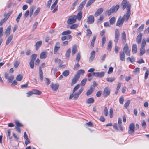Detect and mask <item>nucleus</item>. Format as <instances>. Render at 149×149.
Here are the masks:
<instances>
[{"label":"nucleus","mask_w":149,"mask_h":149,"mask_svg":"<svg viewBox=\"0 0 149 149\" xmlns=\"http://www.w3.org/2000/svg\"><path fill=\"white\" fill-rule=\"evenodd\" d=\"M33 94L36 95H40L42 93V92L36 89L33 90Z\"/></svg>","instance_id":"72a5a7b5"},{"label":"nucleus","mask_w":149,"mask_h":149,"mask_svg":"<svg viewBox=\"0 0 149 149\" xmlns=\"http://www.w3.org/2000/svg\"><path fill=\"white\" fill-rule=\"evenodd\" d=\"M37 56V55L35 54H33L31 56V60H33V61H34V60L36 59Z\"/></svg>","instance_id":"13d9d810"},{"label":"nucleus","mask_w":149,"mask_h":149,"mask_svg":"<svg viewBox=\"0 0 149 149\" xmlns=\"http://www.w3.org/2000/svg\"><path fill=\"white\" fill-rule=\"evenodd\" d=\"M47 57L46 52H42L40 54V58L41 59H45Z\"/></svg>","instance_id":"c85d7f7f"},{"label":"nucleus","mask_w":149,"mask_h":149,"mask_svg":"<svg viewBox=\"0 0 149 149\" xmlns=\"http://www.w3.org/2000/svg\"><path fill=\"white\" fill-rule=\"evenodd\" d=\"M79 78V77L76 74L72 80L71 85L72 86L76 84L78 81Z\"/></svg>","instance_id":"ddd939ff"},{"label":"nucleus","mask_w":149,"mask_h":149,"mask_svg":"<svg viewBox=\"0 0 149 149\" xmlns=\"http://www.w3.org/2000/svg\"><path fill=\"white\" fill-rule=\"evenodd\" d=\"M95 51H93L91 53V56L89 58V61L90 62L93 61L95 56Z\"/></svg>","instance_id":"a211bd4d"},{"label":"nucleus","mask_w":149,"mask_h":149,"mask_svg":"<svg viewBox=\"0 0 149 149\" xmlns=\"http://www.w3.org/2000/svg\"><path fill=\"white\" fill-rule=\"evenodd\" d=\"M58 0H56L54 2V3L52 4L51 7V10H52L55 7L58 2Z\"/></svg>","instance_id":"864d4df0"},{"label":"nucleus","mask_w":149,"mask_h":149,"mask_svg":"<svg viewBox=\"0 0 149 149\" xmlns=\"http://www.w3.org/2000/svg\"><path fill=\"white\" fill-rule=\"evenodd\" d=\"M110 89L108 87H106L104 89L103 95L104 98L107 97L110 95Z\"/></svg>","instance_id":"0eeeda50"},{"label":"nucleus","mask_w":149,"mask_h":149,"mask_svg":"<svg viewBox=\"0 0 149 149\" xmlns=\"http://www.w3.org/2000/svg\"><path fill=\"white\" fill-rule=\"evenodd\" d=\"M113 110L112 108L110 109L109 110V116L111 118L113 117Z\"/></svg>","instance_id":"de8ad7c7"},{"label":"nucleus","mask_w":149,"mask_h":149,"mask_svg":"<svg viewBox=\"0 0 149 149\" xmlns=\"http://www.w3.org/2000/svg\"><path fill=\"white\" fill-rule=\"evenodd\" d=\"M72 36L70 35H68L67 36H64L61 37V39L62 41H64L66 39H70L72 38Z\"/></svg>","instance_id":"bb28decb"},{"label":"nucleus","mask_w":149,"mask_h":149,"mask_svg":"<svg viewBox=\"0 0 149 149\" xmlns=\"http://www.w3.org/2000/svg\"><path fill=\"white\" fill-rule=\"evenodd\" d=\"M84 73L85 71L84 70L82 69H80L78 71L76 74L80 77V74H84Z\"/></svg>","instance_id":"7c9ffc66"},{"label":"nucleus","mask_w":149,"mask_h":149,"mask_svg":"<svg viewBox=\"0 0 149 149\" xmlns=\"http://www.w3.org/2000/svg\"><path fill=\"white\" fill-rule=\"evenodd\" d=\"M127 61H130L131 63H133L135 61V59L133 57L131 56V57L127 58Z\"/></svg>","instance_id":"f704fd0d"},{"label":"nucleus","mask_w":149,"mask_h":149,"mask_svg":"<svg viewBox=\"0 0 149 149\" xmlns=\"http://www.w3.org/2000/svg\"><path fill=\"white\" fill-rule=\"evenodd\" d=\"M15 123L16 125V126L20 127H22L23 126L21 124L18 120H15Z\"/></svg>","instance_id":"4d7b16f0"},{"label":"nucleus","mask_w":149,"mask_h":149,"mask_svg":"<svg viewBox=\"0 0 149 149\" xmlns=\"http://www.w3.org/2000/svg\"><path fill=\"white\" fill-rule=\"evenodd\" d=\"M23 78V76L21 74H18L16 77V79L18 81H20Z\"/></svg>","instance_id":"a19ab883"},{"label":"nucleus","mask_w":149,"mask_h":149,"mask_svg":"<svg viewBox=\"0 0 149 149\" xmlns=\"http://www.w3.org/2000/svg\"><path fill=\"white\" fill-rule=\"evenodd\" d=\"M129 130L128 131L129 134H131L132 133H133L134 132V124L133 123H131L129 126Z\"/></svg>","instance_id":"9d476101"},{"label":"nucleus","mask_w":149,"mask_h":149,"mask_svg":"<svg viewBox=\"0 0 149 149\" xmlns=\"http://www.w3.org/2000/svg\"><path fill=\"white\" fill-rule=\"evenodd\" d=\"M106 80L108 82H112L115 80V79L114 77H108L107 78Z\"/></svg>","instance_id":"58836bf2"},{"label":"nucleus","mask_w":149,"mask_h":149,"mask_svg":"<svg viewBox=\"0 0 149 149\" xmlns=\"http://www.w3.org/2000/svg\"><path fill=\"white\" fill-rule=\"evenodd\" d=\"M87 0H84L79 5L78 8V10L79 11H82L86 3Z\"/></svg>","instance_id":"dca6fc26"},{"label":"nucleus","mask_w":149,"mask_h":149,"mask_svg":"<svg viewBox=\"0 0 149 149\" xmlns=\"http://www.w3.org/2000/svg\"><path fill=\"white\" fill-rule=\"evenodd\" d=\"M130 15L131 11H127L126 13L124 15L122 18L124 21L127 22L130 17Z\"/></svg>","instance_id":"6e6552de"},{"label":"nucleus","mask_w":149,"mask_h":149,"mask_svg":"<svg viewBox=\"0 0 149 149\" xmlns=\"http://www.w3.org/2000/svg\"><path fill=\"white\" fill-rule=\"evenodd\" d=\"M71 53V49L70 48H69L67 51L65 56L67 58H69L70 55Z\"/></svg>","instance_id":"ea45409f"},{"label":"nucleus","mask_w":149,"mask_h":149,"mask_svg":"<svg viewBox=\"0 0 149 149\" xmlns=\"http://www.w3.org/2000/svg\"><path fill=\"white\" fill-rule=\"evenodd\" d=\"M77 17L76 15H72L70 16L67 21V23L70 24L75 23L76 21Z\"/></svg>","instance_id":"39448f33"},{"label":"nucleus","mask_w":149,"mask_h":149,"mask_svg":"<svg viewBox=\"0 0 149 149\" xmlns=\"http://www.w3.org/2000/svg\"><path fill=\"white\" fill-rule=\"evenodd\" d=\"M113 68L112 67H110L107 73L108 74H109L113 72Z\"/></svg>","instance_id":"69168bd1"},{"label":"nucleus","mask_w":149,"mask_h":149,"mask_svg":"<svg viewBox=\"0 0 149 149\" xmlns=\"http://www.w3.org/2000/svg\"><path fill=\"white\" fill-rule=\"evenodd\" d=\"M81 56L80 52L77 54L76 57V61L77 62H78L81 58Z\"/></svg>","instance_id":"37998d69"},{"label":"nucleus","mask_w":149,"mask_h":149,"mask_svg":"<svg viewBox=\"0 0 149 149\" xmlns=\"http://www.w3.org/2000/svg\"><path fill=\"white\" fill-rule=\"evenodd\" d=\"M130 100H127L126 102L125 103L124 105V107L127 109V108L129 106L130 104Z\"/></svg>","instance_id":"5fc2aeb1"},{"label":"nucleus","mask_w":149,"mask_h":149,"mask_svg":"<svg viewBox=\"0 0 149 149\" xmlns=\"http://www.w3.org/2000/svg\"><path fill=\"white\" fill-rule=\"evenodd\" d=\"M69 73V71L68 70H65L62 73V74L65 76L66 77L68 76Z\"/></svg>","instance_id":"603ef678"},{"label":"nucleus","mask_w":149,"mask_h":149,"mask_svg":"<svg viewBox=\"0 0 149 149\" xmlns=\"http://www.w3.org/2000/svg\"><path fill=\"white\" fill-rule=\"evenodd\" d=\"M40 8H38L35 11L33 15L34 16H36L39 13V12L40 11Z\"/></svg>","instance_id":"79ce46f5"},{"label":"nucleus","mask_w":149,"mask_h":149,"mask_svg":"<svg viewBox=\"0 0 149 149\" xmlns=\"http://www.w3.org/2000/svg\"><path fill=\"white\" fill-rule=\"evenodd\" d=\"M94 89L91 86L90 88L88 89L86 93V94L87 96H89L93 92V91Z\"/></svg>","instance_id":"393cba45"},{"label":"nucleus","mask_w":149,"mask_h":149,"mask_svg":"<svg viewBox=\"0 0 149 149\" xmlns=\"http://www.w3.org/2000/svg\"><path fill=\"white\" fill-rule=\"evenodd\" d=\"M80 86L79 84L77 85L73 88L72 91L73 93H74L75 91H77L79 88Z\"/></svg>","instance_id":"3c124183"},{"label":"nucleus","mask_w":149,"mask_h":149,"mask_svg":"<svg viewBox=\"0 0 149 149\" xmlns=\"http://www.w3.org/2000/svg\"><path fill=\"white\" fill-rule=\"evenodd\" d=\"M146 51L145 48L141 47L140 49V52L139 55L140 56H142L145 53Z\"/></svg>","instance_id":"2f4dec72"},{"label":"nucleus","mask_w":149,"mask_h":149,"mask_svg":"<svg viewBox=\"0 0 149 149\" xmlns=\"http://www.w3.org/2000/svg\"><path fill=\"white\" fill-rule=\"evenodd\" d=\"M120 36V33L119 29H116L115 31V36L114 40L115 44L114 51L116 53H117L120 49V48L117 46Z\"/></svg>","instance_id":"f257e3e1"},{"label":"nucleus","mask_w":149,"mask_h":149,"mask_svg":"<svg viewBox=\"0 0 149 149\" xmlns=\"http://www.w3.org/2000/svg\"><path fill=\"white\" fill-rule=\"evenodd\" d=\"M106 38L105 36H103L102 40V46H104L106 42Z\"/></svg>","instance_id":"338daca9"},{"label":"nucleus","mask_w":149,"mask_h":149,"mask_svg":"<svg viewBox=\"0 0 149 149\" xmlns=\"http://www.w3.org/2000/svg\"><path fill=\"white\" fill-rule=\"evenodd\" d=\"M121 39L122 43L123 44H125L126 42V36L125 31H123L121 34Z\"/></svg>","instance_id":"9b49d317"},{"label":"nucleus","mask_w":149,"mask_h":149,"mask_svg":"<svg viewBox=\"0 0 149 149\" xmlns=\"http://www.w3.org/2000/svg\"><path fill=\"white\" fill-rule=\"evenodd\" d=\"M104 75V73L103 72H93L92 73V76L99 78L103 77Z\"/></svg>","instance_id":"1a4fd4ad"},{"label":"nucleus","mask_w":149,"mask_h":149,"mask_svg":"<svg viewBox=\"0 0 149 149\" xmlns=\"http://www.w3.org/2000/svg\"><path fill=\"white\" fill-rule=\"evenodd\" d=\"M13 37V34H11L8 38L6 42V44L8 45L11 41Z\"/></svg>","instance_id":"cd10ccee"},{"label":"nucleus","mask_w":149,"mask_h":149,"mask_svg":"<svg viewBox=\"0 0 149 149\" xmlns=\"http://www.w3.org/2000/svg\"><path fill=\"white\" fill-rule=\"evenodd\" d=\"M104 115L106 116H107L108 115V110L107 108L106 107H105L104 108Z\"/></svg>","instance_id":"052dcab7"},{"label":"nucleus","mask_w":149,"mask_h":149,"mask_svg":"<svg viewBox=\"0 0 149 149\" xmlns=\"http://www.w3.org/2000/svg\"><path fill=\"white\" fill-rule=\"evenodd\" d=\"M103 9L102 8H100L98 9L94 14V16L97 17L100 15L103 12Z\"/></svg>","instance_id":"f3484780"},{"label":"nucleus","mask_w":149,"mask_h":149,"mask_svg":"<svg viewBox=\"0 0 149 149\" xmlns=\"http://www.w3.org/2000/svg\"><path fill=\"white\" fill-rule=\"evenodd\" d=\"M143 34L141 33H140L137 36L136 38V41L138 44H140L141 41Z\"/></svg>","instance_id":"412c9836"},{"label":"nucleus","mask_w":149,"mask_h":149,"mask_svg":"<svg viewBox=\"0 0 149 149\" xmlns=\"http://www.w3.org/2000/svg\"><path fill=\"white\" fill-rule=\"evenodd\" d=\"M12 13V11H10L8 12L7 14L5 13L4 15V16L5 17L4 18L5 19H6V20H7L10 16L11 14Z\"/></svg>","instance_id":"c9c22d12"},{"label":"nucleus","mask_w":149,"mask_h":149,"mask_svg":"<svg viewBox=\"0 0 149 149\" xmlns=\"http://www.w3.org/2000/svg\"><path fill=\"white\" fill-rule=\"evenodd\" d=\"M115 18L113 17L110 20L109 22L110 25H113L115 22Z\"/></svg>","instance_id":"e433bc0d"},{"label":"nucleus","mask_w":149,"mask_h":149,"mask_svg":"<svg viewBox=\"0 0 149 149\" xmlns=\"http://www.w3.org/2000/svg\"><path fill=\"white\" fill-rule=\"evenodd\" d=\"M144 27V24H141L140 26L137 29L138 31L139 32H141L142 31Z\"/></svg>","instance_id":"8fccbe9b"},{"label":"nucleus","mask_w":149,"mask_h":149,"mask_svg":"<svg viewBox=\"0 0 149 149\" xmlns=\"http://www.w3.org/2000/svg\"><path fill=\"white\" fill-rule=\"evenodd\" d=\"M87 81V79L86 78H85V79H84L81 82V83L80 84L82 86H84L85 85V84Z\"/></svg>","instance_id":"09e8293b"},{"label":"nucleus","mask_w":149,"mask_h":149,"mask_svg":"<svg viewBox=\"0 0 149 149\" xmlns=\"http://www.w3.org/2000/svg\"><path fill=\"white\" fill-rule=\"evenodd\" d=\"M10 30L11 26H9L7 28L6 30L5 31L6 34H9L10 33Z\"/></svg>","instance_id":"c03bdc74"},{"label":"nucleus","mask_w":149,"mask_h":149,"mask_svg":"<svg viewBox=\"0 0 149 149\" xmlns=\"http://www.w3.org/2000/svg\"><path fill=\"white\" fill-rule=\"evenodd\" d=\"M122 8L124 10L126 8L127 11H130L131 4L127 0H123L121 4Z\"/></svg>","instance_id":"f03ea898"},{"label":"nucleus","mask_w":149,"mask_h":149,"mask_svg":"<svg viewBox=\"0 0 149 149\" xmlns=\"http://www.w3.org/2000/svg\"><path fill=\"white\" fill-rule=\"evenodd\" d=\"M14 78V76L13 75H11L10 77L8 79V81L9 83H11L12 82V80Z\"/></svg>","instance_id":"0e129e2a"},{"label":"nucleus","mask_w":149,"mask_h":149,"mask_svg":"<svg viewBox=\"0 0 149 149\" xmlns=\"http://www.w3.org/2000/svg\"><path fill=\"white\" fill-rule=\"evenodd\" d=\"M94 21V18L93 15H90L88 17L87 22L88 24H91L93 23Z\"/></svg>","instance_id":"f8f14e48"},{"label":"nucleus","mask_w":149,"mask_h":149,"mask_svg":"<svg viewBox=\"0 0 149 149\" xmlns=\"http://www.w3.org/2000/svg\"><path fill=\"white\" fill-rule=\"evenodd\" d=\"M94 100L93 97H91L86 100V103L88 104H93L94 103Z\"/></svg>","instance_id":"a878e982"},{"label":"nucleus","mask_w":149,"mask_h":149,"mask_svg":"<svg viewBox=\"0 0 149 149\" xmlns=\"http://www.w3.org/2000/svg\"><path fill=\"white\" fill-rule=\"evenodd\" d=\"M59 85L58 84H51V87L52 89L54 91H56L58 89Z\"/></svg>","instance_id":"aec40b11"},{"label":"nucleus","mask_w":149,"mask_h":149,"mask_svg":"<svg viewBox=\"0 0 149 149\" xmlns=\"http://www.w3.org/2000/svg\"><path fill=\"white\" fill-rule=\"evenodd\" d=\"M124 22L121 17H120L118 19L116 23V25L118 26H121L123 25Z\"/></svg>","instance_id":"4468645a"},{"label":"nucleus","mask_w":149,"mask_h":149,"mask_svg":"<svg viewBox=\"0 0 149 149\" xmlns=\"http://www.w3.org/2000/svg\"><path fill=\"white\" fill-rule=\"evenodd\" d=\"M78 26V24H74L70 26V28L71 29H76Z\"/></svg>","instance_id":"a18cd8bd"},{"label":"nucleus","mask_w":149,"mask_h":149,"mask_svg":"<svg viewBox=\"0 0 149 149\" xmlns=\"http://www.w3.org/2000/svg\"><path fill=\"white\" fill-rule=\"evenodd\" d=\"M84 88H82L79 89L78 91L76 93H73L70 94L69 99L70 100L72 99L73 98L74 100H77L79 97V95L82 93L83 91Z\"/></svg>","instance_id":"7ed1b4c3"},{"label":"nucleus","mask_w":149,"mask_h":149,"mask_svg":"<svg viewBox=\"0 0 149 149\" xmlns=\"http://www.w3.org/2000/svg\"><path fill=\"white\" fill-rule=\"evenodd\" d=\"M60 48V43L59 42H57L55 44L54 49V53L56 54Z\"/></svg>","instance_id":"2eb2a0df"},{"label":"nucleus","mask_w":149,"mask_h":149,"mask_svg":"<svg viewBox=\"0 0 149 149\" xmlns=\"http://www.w3.org/2000/svg\"><path fill=\"white\" fill-rule=\"evenodd\" d=\"M42 44V42L41 41H37L35 45L36 50H38L39 47L41 46Z\"/></svg>","instance_id":"5701e85b"},{"label":"nucleus","mask_w":149,"mask_h":149,"mask_svg":"<svg viewBox=\"0 0 149 149\" xmlns=\"http://www.w3.org/2000/svg\"><path fill=\"white\" fill-rule=\"evenodd\" d=\"M22 13H21L19 14L18 16L17 17L16 19V21L17 23H18L19 22L20 19L22 16Z\"/></svg>","instance_id":"680f3d73"},{"label":"nucleus","mask_w":149,"mask_h":149,"mask_svg":"<svg viewBox=\"0 0 149 149\" xmlns=\"http://www.w3.org/2000/svg\"><path fill=\"white\" fill-rule=\"evenodd\" d=\"M71 33V31L69 30L63 32L62 33V35H69Z\"/></svg>","instance_id":"49530a36"},{"label":"nucleus","mask_w":149,"mask_h":149,"mask_svg":"<svg viewBox=\"0 0 149 149\" xmlns=\"http://www.w3.org/2000/svg\"><path fill=\"white\" fill-rule=\"evenodd\" d=\"M125 54L123 52H120V59L122 61H125Z\"/></svg>","instance_id":"b1692460"},{"label":"nucleus","mask_w":149,"mask_h":149,"mask_svg":"<svg viewBox=\"0 0 149 149\" xmlns=\"http://www.w3.org/2000/svg\"><path fill=\"white\" fill-rule=\"evenodd\" d=\"M77 45H74L72 47V54L74 55L76 52L77 51Z\"/></svg>","instance_id":"473e14b6"},{"label":"nucleus","mask_w":149,"mask_h":149,"mask_svg":"<svg viewBox=\"0 0 149 149\" xmlns=\"http://www.w3.org/2000/svg\"><path fill=\"white\" fill-rule=\"evenodd\" d=\"M146 44V40L145 39H143L141 47L145 48V46Z\"/></svg>","instance_id":"bf43d9fd"},{"label":"nucleus","mask_w":149,"mask_h":149,"mask_svg":"<svg viewBox=\"0 0 149 149\" xmlns=\"http://www.w3.org/2000/svg\"><path fill=\"white\" fill-rule=\"evenodd\" d=\"M20 64V62L18 61H16L14 64V65L15 68H17Z\"/></svg>","instance_id":"e2e57ef3"},{"label":"nucleus","mask_w":149,"mask_h":149,"mask_svg":"<svg viewBox=\"0 0 149 149\" xmlns=\"http://www.w3.org/2000/svg\"><path fill=\"white\" fill-rule=\"evenodd\" d=\"M82 14L83 13L82 11H79L77 15H76L77 19L79 21H80L82 17Z\"/></svg>","instance_id":"4be33fe9"},{"label":"nucleus","mask_w":149,"mask_h":149,"mask_svg":"<svg viewBox=\"0 0 149 149\" xmlns=\"http://www.w3.org/2000/svg\"><path fill=\"white\" fill-rule=\"evenodd\" d=\"M130 49L129 48L127 44V43L125 44L122 52L124 53H125L126 55L130 56Z\"/></svg>","instance_id":"423d86ee"},{"label":"nucleus","mask_w":149,"mask_h":149,"mask_svg":"<svg viewBox=\"0 0 149 149\" xmlns=\"http://www.w3.org/2000/svg\"><path fill=\"white\" fill-rule=\"evenodd\" d=\"M95 0H89L86 5V7H87L90 6L94 2Z\"/></svg>","instance_id":"4c0bfd02"},{"label":"nucleus","mask_w":149,"mask_h":149,"mask_svg":"<svg viewBox=\"0 0 149 149\" xmlns=\"http://www.w3.org/2000/svg\"><path fill=\"white\" fill-rule=\"evenodd\" d=\"M52 1V0H49L48 1L46 5V7L47 8H49L50 7Z\"/></svg>","instance_id":"774afa93"},{"label":"nucleus","mask_w":149,"mask_h":149,"mask_svg":"<svg viewBox=\"0 0 149 149\" xmlns=\"http://www.w3.org/2000/svg\"><path fill=\"white\" fill-rule=\"evenodd\" d=\"M120 6L117 4L115 6H113L109 10H108L105 12V14H107L108 16H110L111 14L114 12H116L119 8Z\"/></svg>","instance_id":"20e7f679"},{"label":"nucleus","mask_w":149,"mask_h":149,"mask_svg":"<svg viewBox=\"0 0 149 149\" xmlns=\"http://www.w3.org/2000/svg\"><path fill=\"white\" fill-rule=\"evenodd\" d=\"M29 65L31 68L33 69L34 67V61L33 60H30L29 62Z\"/></svg>","instance_id":"6e6d98bb"},{"label":"nucleus","mask_w":149,"mask_h":149,"mask_svg":"<svg viewBox=\"0 0 149 149\" xmlns=\"http://www.w3.org/2000/svg\"><path fill=\"white\" fill-rule=\"evenodd\" d=\"M137 45L135 44H134L132 45V52L133 54H135L137 53Z\"/></svg>","instance_id":"6ab92c4d"},{"label":"nucleus","mask_w":149,"mask_h":149,"mask_svg":"<svg viewBox=\"0 0 149 149\" xmlns=\"http://www.w3.org/2000/svg\"><path fill=\"white\" fill-rule=\"evenodd\" d=\"M112 42L111 40H110L108 43L107 49L109 51H111L112 48Z\"/></svg>","instance_id":"c756f323"}]
</instances>
